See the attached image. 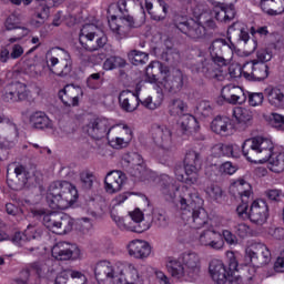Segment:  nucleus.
<instances>
[{"mask_svg": "<svg viewBox=\"0 0 284 284\" xmlns=\"http://www.w3.org/2000/svg\"><path fill=\"white\" fill-rule=\"evenodd\" d=\"M205 192L212 201H221L223 199V190L216 184H210Z\"/></svg>", "mask_w": 284, "mask_h": 284, "instance_id": "54", "label": "nucleus"}, {"mask_svg": "<svg viewBox=\"0 0 284 284\" xmlns=\"http://www.w3.org/2000/svg\"><path fill=\"white\" fill-rule=\"evenodd\" d=\"M211 130L214 134H220L221 136H230L234 132V125L232 120L227 116H216L211 122Z\"/></svg>", "mask_w": 284, "mask_h": 284, "instance_id": "32", "label": "nucleus"}, {"mask_svg": "<svg viewBox=\"0 0 284 284\" xmlns=\"http://www.w3.org/2000/svg\"><path fill=\"white\" fill-rule=\"evenodd\" d=\"M36 214L42 216L43 225L47 226L50 232H53V234H69L72 227H74V220L68 214L55 212L47 213L43 209L36 211Z\"/></svg>", "mask_w": 284, "mask_h": 284, "instance_id": "11", "label": "nucleus"}, {"mask_svg": "<svg viewBox=\"0 0 284 284\" xmlns=\"http://www.w3.org/2000/svg\"><path fill=\"white\" fill-rule=\"evenodd\" d=\"M30 34V29L26 27H18V32L16 36L7 39V47L12 45V43H19L23 39V37H28Z\"/></svg>", "mask_w": 284, "mask_h": 284, "instance_id": "58", "label": "nucleus"}, {"mask_svg": "<svg viewBox=\"0 0 284 284\" xmlns=\"http://www.w3.org/2000/svg\"><path fill=\"white\" fill-rule=\"evenodd\" d=\"M221 236L227 245H239V237L235 233H232V231L224 230L222 231Z\"/></svg>", "mask_w": 284, "mask_h": 284, "instance_id": "62", "label": "nucleus"}, {"mask_svg": "<svg viewBox=\"0 0 284 284\" xmlns=\"http://www.w3.org/2000/svg\"><path fill=\"white\" fill-rule=\"evenodd\" d=\"M70 277L72 278L73 284H88V277L81 272L70 271Z\"/></svg>", "mask_w": 284, "mask_h": 284, "instance_id": "64", "label": "nucleus"}, {"mask_svg": "<svg viewBox=\"0 0 284 284\" xmlns=\"http://www.w3.org/2000/svg\"><path fill=\"white\" fill-rule=\"evenodd\" d=\"M125 173L121 171H111L104 179V190L108 194H116L121 192L126 181Z\"/></svg>", "mask_w": 284, "mask_h": 284, "instance_id": "27", "label": "nucleus"}, {"mask_svg": "<svg viewBox=\"0 0 284 284\" xmlns=\"http://www.w3.org/2000/svg\"><path fill=\"white\" fill-rule=\"evenodd\" d=\"M115 11L109 20V28L118 41L125 39L130 28L134 26V18L128 14V0H119L116 4H111L109 12Z\"/></svg>", "mask_w": 284, "mask_h": 284, "instance_id": "8", "label": "nucleus"}, {"mask_svg": "<svg viewBox=\"0 0 284 284\" xmlns=\"http://www.w3.org/2000/svg\"><path fill=\"white\" fill-rule=\"evenodd\" d=\"M245 261L252 265L247 267H254L256 271V267L270 264L272 253L265 244L252 243L245 248Z\"/></svg>", "mask_w": 284, "mask_h": 284, "instance_id": "16", "label": "nucleus"}, {"mask_svg": "<svg viewBox=\"0 0 284 284\" xmlns=\"http://www.w3.org/2000/svg\"><path fill=\"white\" fill-rule=\"evenodd\" d=\"M79 191L68 181H58L50 184L47 192V203L51 210H68L77 203Z\"/></svg>", "mask_w": 284, "mask_h": 284, "instance_id": "6", "label": "nucleus"}, {"mask_svg": "<svg viewBox=\"0 0 284 284\" xmlns=\"http://www.w3.org/2000/svg\"><path fill=\"white\" fill-rule=\"evenodd\" d=\"M30 173L21 164H10L7 169V181L13 190H23L28 185Z\"/></svg>", "mask_w": 284, "mask_h": 284, "instance_id": "18", "label": "nucleus"}, {"mask_svg": "<svg viewBox=\"0 0 284 284\" xmlns=\"http://www.w3.org/2000/svg\"><path fill=\"white\" fill-rule=\"evenodd\" d=\"M152 142L161 152H170L172 142V130L165 124H155L152 129Z\"/></svg>", "mask_w": 284, "mask_h": 284, "instance_id": "17", "label": "nucleus"}, {"mask_svg": "<svg viewBox=\"0 0 284 284\" xmlns=\"http://www.w3.org/2000/svg\"><path fill=\"white\" fill-rule=\"evenodd\" d=\"M133 159L139 161V163L133 165V169L131 170L132 176L139 179V181H145V176H148V169H145L143 160H141V155L134 153Z\"/></svg>", "mask_w": 284, "mask_h": 284, "instance_id": "45", "label": "nucleus"}, {"mask_svg": "<svg viewBox=\"0 0 284 284\" xmlns=\"http://www.w3.org/2000/svg\"><path fill=\"white\" fill-rule=\"evenodd\" d=\"M261 10L268 17L284 14V0H261Z\"/></svg>", "mask_w": 284, "mask_h": 284, "instance_id": "37", "label": "nucleus"}, {"mask_svg": "<svg viewBox=\"0 0 284 284\" xmlns=\"http://www.w3.org/2000/svg\"><path fill=\"white\" fill-rule=\"evenodd\" d=\"M126 250L129 255L140 261L150 258V254H152V246L145 240H132L129 242Z\"/></svg>", "mask_w": 284, "mask_h": 284, "instance_id": "25", "label": "nucleus"}, {"mask_svg": "<svg viewBox=\"0 0 284 284\" xmlns=\"http://www.w3.org/2000/svg\"><path fill=\"white\" fill-rule=\"evenodd\" d=\"M112 125L113 123L111 120L99 118L90 121L87 125H84L83 130L92 139H103V136L109 138L110 134H112Z\"/></svg>", "mask_w": 284, "mask_h": 284, "instance_id": "19", "label": "nucleus"}, {"mask_svg": "<svg viewBox=\"0 0 284 284\" xmlns=\"http://www.w3.org/2000/svg\"><path fill=\"white\" fill-rule=\"evenodd\" d=\"M10 52H11V59L17 60V59H21V57H26V49H23V45L14 42L12 44H10Z\"/></svg>", "mask_w": 284, "mask_h": 284, "instance_id": "61", "label": "nucleus"}, {"mask_svg": "<svg viewBox=\"0 0 284 284\" xmlns=\"http://www.w3.org/2000/svg\"><path fill=\"white\" fill-rule=\"evenodd\" d=\"M173 26L193 41H199V39H203L207 34L205 27L201 22H196L194 19H187L184 16H175Z\"/></svg>", "mask_w": 284, "mask_h": 284, "instance_id": "14", "label": "nucleus"}, {"mask_svg": "<svg viewBox=\"0 0 284 284\" xmlns=\"http://www.w3.org/2000/svg\"><path fill=\"white\" fill-rule=\"evenodd\" d=\"M264 94L272 108L284 110V88L268 87L264 90Z\"/></svg>", "mask_w": 284, "mask_h": 284, "instance_id": "36", "label": "nucleus"}, {"mask_svg": "<svg viewBox=\"0 0 284 284\" xmlns=\"http://www.w3.org/2000/svg\"><path fill=\"white\" fill-rule=\"evenodd\" d=\"M98 281H110L111 284H120L119 268L108 261L98 262L94 268Z\"/></svg>", "mask_w": 284, "mask_h": 284, "instance_id": "20", "label": "nucleus"}, {"mask_svg": "<svg viewBox=\"0 0 284 284\" xmlns=\"http://www.w3.org/2000/svg\"><path fill=\"white\" fill-rule=\"evenodd\" d=\"M111 134L120 138V139H126V141H132V129L128 126V124H112L111 126Z\"/></svg>", "mask_w": 284, "mask_h": 284, "instance_id": "46", "label": "nucleus"}, {"mask_svg": "<svg viewBox=\"0 0 284 284\" xmlns=\"http://www.w3.org/2000/svg\"><path fill=\"white\" fill-rule=\"evenodd\" d=\"M179 123L181 130L189 134H194L199 132V130H201V125H199V121L196 120V118L190 114H182Z\"/></svg>", "mask_w": 284, "mask_h": 284, "instance_id": "41", "label": "nucleus"}, {"mask_svg": "<svg viewBox=\"0 0 284 284\" xmlns=\"http://www.w3.org/2000/svg\"><path fill=\"white\" fill-rule=\"evenodd\" d=\"M270 216V207L264 200H255L248 211V220L254 225H265Z\"/></svg>", "mask_w": 284, "mask_h": 284, "instance_id": "21", "label": "nucleus"}, {"mask_svg": "<svg viewBox=\"0 0 284 284\" xmlns=\"http://www.w3.org/2000/svg\"><path fill=\"white\" fill-rule=\"evenodd\" d=\"M256 276V268L255 267H246V272L243 277L237 276L234 280H230L232 284H252Z\"/></svg>", "mask_w": 284, "mask_h": 284, "instance_id": "48", "label": "nucleus"}, {"mask_svg": "<svg viewBox=\"0 0 284 284\" xmlns=\"http://www.w3.org/2000/svg\"><path fill=\"white\" fill-rule=\"evenodd\" d=\"M209 274L216 284H226L232 278V271L221 260H212L210 262Z\"/></svg>", "mask_w": 284, "mask_h": 284, "instance_id": "24", "label": "nucleus"}, {"mask_svg": "<svg viewBox=\"0 0 284 284\" xmlns=\"http://www.w3.org/2000/svg\"><path fill=\"white\" fill-rule=\"evenodd\" d=\"M87 85L90 90H99L103 85V73H92L87 79Z\"/></svg>", "mask_w": 284, "mask_h": 284, "instance_id": "53", "label": "nucleus"}, {"mask_svg": "<svg viewBox=\"0 0 284 284\" xmlns=\"http://www.w3.org/2000/svg\"><path fill=\"white\" fill-rule=\"evenodd\" d=\"M161 103H163V95L161 94L158 99L154 100L152 97H148L144 99L141 104L146 108V110H156L161 108Z\"/></svg>", "mask_w": 284, "mask_h": 284, "instance_id": "55", "label": "nucleus"}, {"mask_svg": "<svg viewBox=\"0 0 284 284\" xmlns=\"http://www.w3.org/2000/svg\"><path fill=\"white\" fill-rule=\"evenodd\" d=\"M243 155L252 163H267V168L275 174L284 172V152L278 151L271 138L257 135L247 139L242 144Z\"/></svg>", "mask_w": 284, "mask_h": 284, "instance_id": "2", "label": "nucleus"}, {"mask_svg": "<svg viewBox=\"0 0 284 284\" xmlns=\"http://www.w3.org/2000/svg\"><path fill=\"white\" fill-rule=\"evenodd\" d=\"M33 272L37 274L38 278L43 276V272H45V266L39 262H33L28 264L21 272L19 277L16 278L17 284H39V280L37 283H32V274Z\"/></svg>", "mask_w": 284, "mask_h": 284, "instance_id": "29", "label": "nucleus"}, {"mask_svg": "<svg viewBox=\"0 0 284 284\" xmlns=\"http://www.w3.org/2000/svg\"><path fill=\"white\" fill-rule=\"evenodd\" d=\"M165 267L175 281H196L201 276V255L194 251H185L179 257L169 256Z\"/></svg>", "mask_w": 284, "mask_h": 284, "instance_id": "3", "label": "nucleus"}, {"mask_svg": "<svg viewBox=\"0 0 284 284\" xmlns=\"http://www.w3.org/2000/svg\"><path fill=\"white\" fill-rule=\"evenodd\" d=\"M236 17L234 4H222L215 10V19L222 23H230Z\"/></svg>", "mask_w": 284, "mask_h": 284, "instance_id": "42", "label": "nucleus"}, {"mask_svg": "<svg viewBox=\"0 0 284 284\" xmlns=\"http://www.w3.org/2000/svg\"><path fill=\"white\" fill-rule=\"evenodd\" d=\"M168 109L171 116H181L182 114H185L187 104H185L182 99L175 98L169 102Z\"/></svg>", "mask_w": 284, "mask_h": 284, "instance_id": "43", "label": "nucleus"}, {"mask_svg": "<svg viewBox=\"0 0 284 284\" xmlns=\"http://www.w3.org/2000/svg\"><path fill=\"white\" fill-rule=\"evenodd\" d=\"M116 68H125V60L121 57H110L103 62V70H116Z\"/></svg>", "mask_w": 284, "mask_h": 284, "instance_id": "49", "label": "nucleus"}, {"mask_svg": "<svg viewBox=\"0 0 284 284\" xmlns=\"http://www.w3.org/2000/svg\"><path fill=\"white\" fill-rule=\"evenodd\" d=\"M80 43L84 50L97 52L108 43V37L97 24H84L80 31Z\"/></svg>", "mask_w": 284, "mask_h": 284, "instance_id": "13", "label": "nucleus"}, {"mask_svg": "<svg viewBox=\"0 0 284 284\" xmlns=\"http://www.w3.org/2000/svg\"><path fill=\"white\" fill-rule=\"evenodd\" d=\"M242 26L243 24L241 22H235L231 27H229V32H234L239 30L240 41H243L245 43L247 52H254L258 43L256 42V40H250V33Z\"/></svg>", "mask_w": 284, "mask_h": 284, "instance_id": "39", "label": "nucleus"}, {"mask_svg": "<svg viewBox=\"0 0 284 284\" xmlns=\"http://www.w3.org/2000/svg\"><path fill=\"white\" fill-rule=\"evenodd\" d=\"M59 99H61L64 105L69 108H74V105H79V99L83 97V90L81 87H74L72 84H68L59 91Z\"/></svg>", "mask_w": 284, "mask_h": 284, "instance_id": "30", "label": "nucleus"}, {"mask_svg": "<svg viewBox=\"0 0 284 284\" xmlns=\"http://www.w3.org/2000/svg\"><path fill=\"white\" fill-rule=\"evenodd\" d=\"M263 101H265V95L262 92H248V105L251 108L263 105Z\"/></svg>", "mask_w": 284, "mask_h": 284, "instance_id": "56", "label": "nucleus"}, {"mask_svg": "<svg viewBox=\"0 0 284 284\" xmlns=\"http://www.w3.org/2000/svg\"><path fill=\"white\" fill-rule=\"evenodd\" d=\"M162 61H166V63H172V61H178L179 52L172 48H168L166 51H163L161 54Z\"/></svg>", "mask_w": 284, "mask_h": 284, "instance_id": "63", "label": "nucleus"}, {"mask_svg": "<svg viewBox=\"0 0 284 284\" xmlns=\"http://www.w3.org/2000/svg\"><path fill=\"white\" fill-rule=\"evenodd\" d=\"M119 103L124 112H134L139 108V95L131 91H122L119 97Z\"/></svg>", "mask_w": 284, "mask_h": 284, "instance_id": "38", "label": "nucleus"}, {"mask_svg": "<svg viewBox=\"0 0 284 284\" xmlns=\"http://www.w3.org/2000/svg\"><path fill=\"white\" fill-rule=\"evenodd\" d=\"M24 234L29 241H34V239H41V234H43V231H41L39 226L29 224L24 230Z\"/></svg>", "mask_w": 284, "mask_h": 284, "instance_id": "59", "label": "nucleus"}, {"mask_svg": "<svg viewBox=\"0 0 284 284\" xmlns=\"http://www.w3.org/2000/svg\"><path fill=\"white\" fill-rule=\"evenodd\" d=\"M80 181L84 190H91L92 185H94V174L89 171H83L82 173H80Z\"/></svg>", "mask_w": 284, "mask_h": 284, "instance_id": "57", "label": "nucleus"}, {"mask_svg": "<svg viewBox=\"0 0 284 284\" xmlns=\"http://www.w3.org/2000/svg\"><path fill=\"white\" fill-rule=\"evenodd\" d=\"M37 50V47L29 49L21 61L26 65V71L32 79H41L45 77V70L57 77H68L72 72V57L65 49L59 47L51 48L45 53L48 65L37 63V57L31 58L30 54Z\"/></svg>", "mask_w": 284, "mask_h": 284, "instance_id": "1", "label": "nucleus"}, {"mask_svg": "<svg viewBox=\"0 0 284 284\" xmlns=\"http://www.w3.org/2000/svg\"><path fill=\"white\" fill-rule=\"evenodd\" d=\"M266 121L272 128H275V130L284 132V115H281L278 113H271L270 115H267Z\"/></svg>", "mask_w": 284, "mask_h": 284, "instance_id": "52", "label": "nucleus"}, {"mask_svg": "<svg viewBox=\"0 0 284 284\" xmlns=\"http://www.w3.org/2000/svg\"><path fill=\"white\" fill-rule=\"evenodd\" d=\"M222 99L226 101V103H231L233 105H236V103H244L245 102V92H243V89L241 87L236 85H225L222 91Z\"/></svg>", "mask_w": 284, "mask_h": 284, "instance_id": "31", "label": "nucleus"}, {"mask_svg": "<svg viewBox=\"0 0 284 284\" xmlns=\"http://www.w3.org/2000/svg\"><path fill=\"white\" fill-rule=\"evenodd\" d=\"M196 112L201 116H211L212 104L209 101H201L196 106Z\"/></svg>", "mask_w": 284, "mask_h": 284, "instance_id": "60", "label": "nucleus"}, {"mask_svg": "<svg viewBox=\"0 0 284 284\" xmlns=\"http://www.w3.org/2000/svg\"><path fill=\"white\" fill-rule=\"evenodd\" d=\"M111 219L122 232H136L138 234H141L148 232V230L152 227V223L145 221L143 212L139 209H135L130 213V216L126 217H122L119 213L112 211Z\"/></svg>", "mask_w": 284, "mask_h": 284, "instance_id": "10", "label": "nucleus"}, {"mask_svg": "<svg viewBox=\"0 0 284 284\" xmlns=\"http://www.w3.org/2000/svg\"><path fill=\"white\" fill-rule=\"evenodd\" d=\"M197 243L202 247H210L211 250H223L225 242L223 235L214 230L202 231L197 236Z\"/></svg>", "mask_w": 284, "mask_h": 284, "instance_id": "23", "label": "nucleus"}, {"mask_svg": "<svg viewBox=\"0 0 284 284\" xmlns=\"http://www.w3.org/2000/svg\"><path fill=\"white\" fill-rule=\"evenodd\" d=\"M28 97H30L28 87L21 82H16L6 87L2 99L7 103H17L19 101H26Z\"/></svg>", "mask_w": 284, "mask_h": 284, "instance_id": "22", "label": "nucleus"}, {"mask_svg": "<svg viewBox=\"0 0 284 284\" xmlns=\"http://www.w3.org/2000/svg\"><path fill=\"white\" fill-rule=\"evenodd\" d=\"M230 192L234 196L250 199V195L252 194V186L245 180H237L231 184Z\"/></svg>", "mask_w": 284, "mask_h": 284, "instance_id": "40", "label": "nucleus"}, {"mask_svg": "<svg viewBox=\"0 0 284 284\" xmlns=\"http://www.w3.org/2000/svg\"><path fill=\"white\" fill-rule=\"evenodd\" d=\"M39 10L40 12L38 11L31 20V26H34V28H39L48 19V14L50 13V9L45 6H40Z\"/></svg>", "mask_w": 284, "mask_h": 284, "instance_id": "51", "label": "nucleus"}, {"mask_svg": "<svg viewBox=\"0 0 284 284\" xmlns=\"http://www.w3.org/2000/svg\"><path fill=\"white\" fill-rule=\"evenodd\" d=\"M201 154L194 150H189L184 158L185 176L175 171L178 181L185 183V185H196L199 182V172H201Z\"/></svg>", "mask_w": 284, "mask_h": 284, "instance_id": "12", "label": "nucleus"}, {"mask_svg": "<svg viewBox=\"0 0 284 284\" xmlns=\"http://www.w3.org/2000/svg\"><path fill=\"white\" fill-rule=\"evenodd\" d=\"M233 116L241 128H250L254 123V111L247 106H235Z\"/></svg>", "mask_w": 284, "mask_h": 284, "instance_id": "34", "label": "nucleus"}, {"mask_svg": "<svg viewBox=\"0 0 284 284\" xmlns=\"http://www.w3.org/2000/svg\"><path fill=\"white\" fill-rule=\"evenodd\" d=\"M128 57L133 65H143L150 61V55L143 51L132 50L128 53Z\"/></svg>", "mask_w": 284, "mask_h": 284, "instance_id": "47", "label": "nucleus"}, {"mask_svg": "<svg viewBox=\"0 0 284 284\" xmlns=\"http://www.w3.org/2000/svg\"><path fill=\"white\" fill-rule=\"evenodd\" d=\"M108 141L109 145L114 150H123V148H128V145H130L128 138H119L118 135H113V133H109Z\"/></svg>", "mask_w": 284, "mask_h": 284, "instance_id": "50", "label": "nucleus"}, {"mask_svg": "<svg viewBox=\"0 0 284 284\" xmlns=\"http://www.w3.org/2000/svg\"><path fill=\"white\" fill-rule=\"evenodd\" d=\"M160 196L168 201V203H180L181 210L187 207V202L190 201V194L194 192L190 191L187 186H180L174 179L168 174H162L159 182Z\"/></svg>", "mask_w": 284, "mask_h": 284, "instance_id": "7", "label": "nucleus"}, {"mask_svg": "<svg viewBox=\"0 0 284 284\" xmlns=\"http://www.w3.org/2000/svg\"><path fill=\"white\" fill-rule=\"evenodd\" d=\"M190 201L186 204L185 209H182L184 212L182 214L183 221H186L191 227L195 230H201L203 225H206L209 221L207 212L203 207V199L199 196V193L194 191L189 193Z\"/></svg>", "mask_w": 284, "mask_h": 284, "instance_id": "9", "label": "nucleus"}, {"mask_svg": "<svg viewBox=\"0 0 284 284\" xmlns=\"http://www.w3.org/2000/svg\"><path fill=\"white\" fill-rule=\"evenodd\" d=\"M29 123L31 128L36 130H52L54 128V122L42 111H36L30 114Z\"/></svg>", "mask_w": 284, "mask_h": 284, "instance_id": "35", "label": "nucleus"}, {"mask_svg": "<svg viewBox=\"0 0 284 284\" xmlns=\"http://www.w3.org/2000/svg\"><path fill=\"white\" fill-rule=\"evenodd\" d=\"M233 233L235 236H237V239L245 240L254 236V229H252V226H250L247 223L240 222L234 224Z\"/></svg>", "mask_w": 284, "mask_h": 284, "instance_id": "44", "label": "nucleus"}, {"mask_svg": "<svg viewBox=\"0 0 284 284\" xmlns=\"http://www.w3.org/2000/svg\"><path fill=\"white\" fill-rule=\"evenodd\" d=\"M145 9L153 21H163L170 12V4L165 0H145Z\"/></svg>", "mask_w": 284, "mask_h": 284, "instance_id": "26", "label": "nucleus"}, {"mask_svg": "<svg viewBox=\"0 0 284 284\" xmlns=\"http://www.w3.org/2000/svg\"><path fill=\"white\" fill-rule=\"evenodd\" d=\"M119 284H139L141 283V274L134 264L128 263L119 273Z\"/></svg>", "mask_w": 284, "mask_h": 284, "instance_id": "33", "label": "nucleus"}, {"mask_svg": "<svg viewBox=\"0 0 284 284\" xmlns=\"http://www.w3.org/2000/svg\"><path fill=\"white\" fill-rule=\"evenodd\" d=\"M79 252L74 244L68 242H58L51 248L52 257L55 258V261H70V258H74V255L79 254Z\"/></svg>", "mask_w": 284, "mask_h": 284, "instance_id": "28", "label": "nucleus"}, {"mask_svg": "<svg viewBox=\"0 0 284 284\" xmlns=\"http://www.w3.org/2000/svg\"><path fill=\"white\" fill-rule=\"evenodd\" d=\"M223 48H227L225 40L217 39L210 45V54L201 53L196 63L191 65L193 74H203L206 79H219L221 77V68L227 65V60L221 57Z\"/></svg>", "mask_w": 284, "mask_h": 284, "instance_id": "4", "label": "nucleus"}, {"mask_svg": "<svg viewBox=\"0 0 284 284\" xmlns=\"http://www.w3.org/2000/svg\"><path fill=\"white\" fill-rule=\"evenodd\" d=\"M234 79L239 77H244L247 81H264L267 79L268 71L267 64L258 61H251L243 64V67H236L234 73H232Z\"/></svg>", "mask_w": 284, "mask_h": 284, "instance_id": "15", "label": "nucleus"}, {"mask_svg": "<svg viewBox=\"0 0 284 284\" xmlns=\"http://www.w3.org/2000/svg\"><path fill=\"white\" fill-rule=\"evenodd\" d=\"M146 79L149 83H156L159 88L170 92L171 94H179L183 90V71L164 65L159 61H152L146 67Z\"/></svg>", "mask_w": 284, "mask_h": 284, "instance_id": "5", "label": "nucleus"}]
</instances>
